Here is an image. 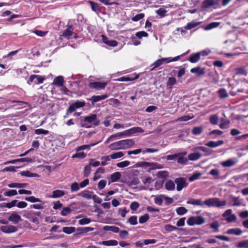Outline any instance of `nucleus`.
I'll return each instance as SVG.
<instances>
[{
	"mask_svg": "<svg viewBox=\"0 0 248 248\" xmlns=\"http://www.w3.org/2000/svg\"><path fill=\"white\" fill-rule=\"evenodd\" d=\"M135 144L133 139H126L115 142L111 144L109 147L112 150L126 149L131 148Z\"/></svg>",
	"mask_w": 248,
	"mask_h": 248,
	"instance_id": "obj_1",
	"label": "nucleus"
},
{
	"mask_svg": "<svg viewBox=\"0 0 248 248\" xmlns=\"http://www.w3.org/2000/svg\"><path fill=\"white\" fill-rule=\"evenodd\" d=\"M82 121L87 123L81 124V126L85 128H90L91 125L88 124L93 123V125L95 126H98L100 124V121L97 119V115L95 114H92L89 116H87L83 117Z\"/></svg>",
	"mask_w": 248,
	"mask_h": 248,
	"instance_id": "obj_2",
	"label": "nucleus"
},
{
	"mask_svg": "<svg viewBox=\"0 0 248 248\" xmlns=\"http://www.w3.org/2000/svg\"><path fill=\"white\" fill-rule=\"evenodd\" d=\"M137 167L144 168L146 169L147 167H150L147 171L150 172L151 170L155 169H160L163 168L161 164L155 162H148L145 161L139 162L136 164Z\"/></svg>",
	"mask_w": 248,
	"mask_h": 248,
	"instance_id": "obj_3",
	"label": "nucleus"
},
{
	"mask_svg": "<svg viewBox=\"0 0 248 248\" xmlns=\"http://www.w3.org/2000/svg\"><path fill=\"white\" fill-rule=\"evenodd\" d=\"M85 101L77 100L74 103H72L68 108L66 111L65 115L64 116L66 118V116L70 115L75 112L77 109L84 107L85 106Z\"/></svg>",
	"mask_w": 248,
	"mask_h": 248,
	"instance_id": "obj_4",
	"label": "nucleus"
},
{
	"mask_svg": "<svg viewBox=\"0 0 248 248\" xmlns=\"http://www.w3.org/2000/svg\"><path fill=\"white\" fill-rule=\"evenodd\" d=\"M107 85L106 82L95 81L90 82L88 86L90 89H95L97 90L104 89Z\"/></svg>",
	"mask_w": 248,
	"mask_h": 248,
	"instance_id": "obj_5",
	"label": "nucleus"
},
{
	"mask_svg": "<svg viewBox=\"0 0 248 248\" xmlns=\"http://www.w3.org/2000/svg\"><path fill=\"white\" fill-rule=\"evenodd\" d=\"M174 182L176 184V189L178 191H181L184 187H186L187 186L185 179L182 177L176 178Z\"/></svg>",
	"mask_w": 248,
	"mask_h": 248,
	"instance_id": "obj_6",
	"label": "nucleus"
},
{
	"mask_svg": "<svg viewBox=\"0 0 248 248\" xmlns=\"http://www.w3.org/2000/svg\"><path fill=\"white\" fill-rule=\"evenodd\" d=\"M187 224L189 226H193L194 225L202 224V216L191 217L186 221Z\"/></svg>",
	"mask_w": 248,
	"mask_h": 248,
	"instance_id": "obj_7",
	"label": "nucleus"
},
{
	"mask_svg": "<svg viewBox=\"0 0 248 248\" xmlns=\"http://www.w3.org/2000/svg\"><path fill=\"white\" fill-rule=\"evenodd\" d=\"M143 129L140 127H133L126 130L124 131V136H129L137 133H142Z\"/></svg>",
	"mask_w": 248,
	"mask_h": 248,
	"instance_id": "obj_8",
	"label": "nucleus"
},
{
	"mask_svg": "<svg viewBox=\"0 0 248 248\" xmlns=\"http://www.w3.org/2000/svg\"><path fill=\"white\" fill-rule=\"evenodd\" d=\"M139 75L138 74H134L125 76L121 77L117 79V81H133L135 79L138 78Z\"/></svg>",
	"mask_w": 248,
	"mask_h": 248,
	"instance_id": "obj_9",
	"label": "nucleus"
},
{
	"mask_svg": "<svg viewBox=\"0 0 248 248\" xmlns=\"http://www.w3.org/2000/svg\"><path fill=\"white\" fill-rule=\"evenodd\" d=\"M166 60H167V59H166V58H161L156 60L151 65L150 71H154L156 68L160 66L163 64L166 63Z\"/></svg>",
	"mask_w": 248,
	"mask_h": 248,
	"instance_id": "obj_10",
	"label": "nucleus"
},
{
	"mask_svg": "<svg viewBox=\"0 0 248 248\" xmlns=\"http://www.w3.org/2000/svg\"><path fill=\"white\" fill-rule=\"evenodd\" d=\"M0 230L4 233H10L16 232L17 229L14 226L9 225L1 226Z\"/></svg>",
	"mask_w": 248,
	"mask_h": 248,
	"instance_id": "obj_11",
	"label": "nucleus"
},
{
	"mask_svg": "<svg viewBox=\"0 0 248 248\" xmlns=\"http://www.w3.org/2000/svg\"><path fill=\"white\" fill-rule=\"evenodd\" d=\"M8 220L9 221L16 224L21 220V217L20 216L18 215L16 213L14 212L9 217Z\"/></svg>",
	"mask_w": 248,
	"mask_h": 248,
	"instance_id": "obj_12",
	"label": "nucleus"
},
{
	"mask_svg": "<svg viewBox=\"0 0 248 248\" xmlns=\"http://www.w3.org/2000/svg\"><path fill=\"white\" fill-rule=\"evenodd\" d=\"M88 3L90 4L92 10L97 14L101 12L100 5L99 3L91 0L88 1Z\"/></svg>",
	"mask_w": 248,
	"mask_h": 248,
	"instance_id": "obj_13",
	"label": "nucleus"
},
{
	"mask_svg": "<svg viewBox=\"0 0 248 248\" xmlns=\"http://www.w3.org/2000/svg\"><path fill=\"white\" fill-rule=\"evenodd\" d=\"M64 78L62 76L56 77L52 82V84L58 87H62L63 86Z\"/></svg>",
	"mask_w": 248,
	"mask_h": 248,
	"instance_id": "obj_14",
	"label": "nucleus"
},
{
	"mask_svg": "<svg viewBox=\"0 0 248 248\" xmlns=\"http://www.w3.org/2000/svg\"><path fill=\"white\" fill-rule=\"evenodd\" d=\"M218 0H204L202 2V7L209 8L218 4Z\"/></svg>",
	"mask_w": 248,
	"mask_h": 248,
	"instance_id": "obj_15",
	"label": "nucleus"
},
{
	"mask_svg": "<svg viewBox=\"0 0 248 248\" xmlns=\"http://www.w3.org/2000/svg\"><path fill=\"white\" fill-rule=\"evenodd\" d=\"M108 97L107 94H102L101 95H93L91 98L92 103L93 104L94 103L100 101L102 100L106 99Z\"/></svg>",
	"mask_w": 248,
	"mask_h": 248,
	"instance_id": "obj_16",
	"label": "nucleus"
},
{
	"mask_svg": "<svg viewBox=\"0 0 248 248\" xmlns=\"http://www.w3.org/2000/svg\"><path fill=\"white\" fill-rule=\"evenodd\" d=\"M93 230L94 228L91 227H78L77 228L78 234L86 233L88 232H91Z\"/></svg>",
	"mask_w": 248,
	"mask_h": 248,
	"instance_id": "obj_17",
	"label": "nucleus"
},
{
	"mask_svg": "<svg viewBox=\"0 0 248 248\" xmlns=\"http://www.w3.org/2000/svg\"><path fill=\"white\" fill-rule=\"evenodd\" d=\"M224 143L223 140H218L217 141H210L208 143L205 144V145L211 147V148H214L216 147L219 146Z\"/></svg>",
	"mask_w": 248,
	"mask_h": 248,
	"instance_id": "obj_18",
	"label": "nucleus"
},
{
	"mask_svg": "<svg viewBox=\"0 0 248 248\" xmlns=\"http://www.w3.org/2000/svg\"><path fill=\"white\" fill-rule=\"evenodd\" d=\"M98 244L106 246H116L118 245V242L115 240H109L107 241H103L99 242Z\"/></svg>",
	"mask_w": 248,
	"mask_h": 248,
	"instance_id": "obj_19",
	"label": "nucleus"
},
{
	"mask_svg": "<svg viewBox=\"0 0 248 248\" xmlns=\"http://www.w3.org/2000/svg\"><path fill=\"white\" fill-rule=\"evenodd\" d=\"M28 185V183H12L8 185V187L10 188H24Z\"/></svg>",
	"mask_w": 248,
	"mask_h": 248,
	"instance_id": "obj_20",
	"label": "nucleus"
},
{
	"mask_svg": "<svg viewBox=\"0 0 248 248\" xmlns=\"http://www.w3.org/2000/svg\"><path fill=\"white\" fill-rule=\"evenodd\" d=\"M93 192L89 191L88 190H85L78 194V196H82V197L87 199H91L93 198Z\"/></svg>",
	"mask_w": 248,
	"mask_h": 248,
	"instance_id": "obj_21",
	"label": "nucleus"
},
{
	"mask_svg": "<svg viewBox=\"0 0 248 248\" xmlns=\"http://www.w3.org/2000/svg\"><path fill=\"white\" fill-rule=\"evenodd\" d=\"M226 233L228 234H235L240 235L242 233V230L239 228L230 229L227 231Z\"/></svg>",
	"mask_w": 248,
	"mask_h": 248,
	"instance_id": "obj_22",
	"label": "nucleus"
},
{
	"mask_svg": "<svg viewBox=\"0 0 248 248\" xmlns=\"http://www.w3.org/2000/svg\"><path fill=\"white\" fill-rule=\"evenodd\" d=\"M201 57V52H198L195 54H193L189 59L188 60L191 63H195L198 62Z\"/></svg>",
	"mask_w": 248,
	"mask_h": 248,
	"instance_id": "obj_23",
	"label": "nucleus"
},
{
	"mask_svg": "<svg viewBox=\"0 0 248 248\" xmlns=\"http://www.w3.org/2000/svg\"><path fill=\"white\" fill-rule=\"evenodd\" d=\"M103 229L106 231H111L115 233L118 232L120 230L119 227L114 226H105Z\"/></svg>",
	"mask_w": 248,
	"mask_h": 248,
	"instance_id": "obj_24",
	"label": "nucleus"
},
{
	"mask_svg": "<svg viewBox=\"0 0 248 248\" xmlns=\"http://www.w3.org/2000/svg\"><path fill=\"white\" fill-rule=\"evenodd\" d=\"M121 177V174L119 171H116L110 175L111 182L113 183L118 181Z\"/></svg>",
	"mask_w": 248,
	"mask_h": 248,
	"instance_id": "obj_25",
	"label": "nucleus"
},
{
	"mask_svg": "<svg viewBox=\"0 0 248 248\" xmlns=\"http://www.w3.org/2000/svg\"><path fill=\"white\" fill-rule=\"evenodd\" d=\"M216 198H210L205 200L202 204H205L209 207H216Z\"/></svg>",
	"mask_w": 248,
	"mask_h": 248,
	"instance_id": "obj_26",
	"label": "nucleus"
},
{
	"mask_svg": "<svg viewBox=\"0 0 248 248\" xmlns=\"http://www.w3.org/2000/svg\"><path fill=\"white\" fill-rule=\"evenodd\" d=\"M67 29L63 32L62 36L64 37H69L72 35L73 28L72 25H68Z\"/></svg>",
	"mask_w": 248,
	"mask_h": 248,
	"instance_id": "obj_27",
	"label": "nucleus"
},
{
	"mask_svg": "<svg viewBox=\"0 0 248 248\" xmlns=\"http://www.w3.org/2000/svg\"><path fill=\"white\" fill-rule=\"evenodd\" d=\"M165 187L168 190H173L175 189V184L172 180H169L166 182Z\"/></svg>",
	"mask_w": 248,
	"mask_h": 248,
	"instance_id": "obj_28",
	"label": "nucleus"
},
{
	"mask_svg": "<svg viewBox=\"0 0 248 248\" xmlns=\"http://www.w3.org/2000/svg\"><path fill=\"white\" fill-rule=\"evenodd\" d=\"M219 25V22H212L204 27H202V28L205 30H210L213 28L217 27Z\"/></svg>",
	"mask_w": 248,
	"mask_h": 248,
	"instance_id": "obj_29",
	"label": "nucleus"
},
{
	"mask_svg": "<svg viewBox=\"0 0 248 248\" xmlns=\"http://www.w3.org/2000/svg\"><path fill=\"white\" fill-rule=\"evenodd\" d=\"M64 195V192L61 190H55L53 191L51 197L53 198H60Z\"/></svg>",
	"mask_w": 248,
	"mask_h": 248,
	"instance_id": "obj_30",
	"label": "nucleus"
},
{
	"mask_svg": "<svg viewBox=\"0 0 248 248\" xmlns=\"http://www.w3.org/2000/svg\"><path fill=\"white\" fill-rule=\"evenodd\" d=\"M186 203L191 204L194 205H202V200L190 199L186 202Z\"/></svg>",
	"mask_w": 248,
	"mask_h": 248,
	"instance_id": "obj_31",
	"label": "nucleus"
},
{
	"mask_svg": "<svg viewBox=\"0 0 248 248\" xmlns=\"http://www.w3.org/2000/svg\"><path fill=\"white\" fill-rule=\"evenodd\" d=\"M76 228L74 227H64L62 232L66 234H70L75 232Z\"/></svg>",
	"mask_w": 248,
	"mask_h": 248,
	"instance_id": "obj_32",
	"label": "nucleus"
},
{
	"mask_svg": "<svg viewBox=\"0 0 248 248\" xmlns=\"http://www.w3.org/2000/svg\"><path fill=\"white\" fill-rule=\"evenodd\" d=\"M221 165L224 167H230L235 164V162L232 159H228L221 163Z\"/></svg>",
	"mask_w": 248,
	"mask_h": 248,
	"instance_id": "obj_33",
	"label": "nucleus"
},
{
	"mask_svg": "<svg viewBox=\"0 0 248 248\" xmlns=\"http://www.w3.org/2000/svg\"><path fill=\"white\" fill-rule=\"evenodd\" d=\"M21 176L25 177H36L37 174L35 173H31L29 170L22 171L20 172Z\"/></svg>",
	"mask_w": 248,
	"mask_h": 248,
	"instance_id": "obj_34",
	"label": "nucleus"
},
{
	"mask_svg": "<svg viewBox=\"0 0 248 248\" xmlns=\"http://www.w3.org/2000/svg\"><path fill=\"white\" fill-rule=\"evenodd\" d=\"M236 246L238 248H248V240L239 242Z\"/></svg>",
	"mask_w": 248,
	"mask_h": 248,
	"instance_id": "obj_35",
	"label": "nucleus"
},
{
	"mask_svg": "<svg viewBox=\"0 0 248 248\" xmlns=\"http://www.w3.org/2000/svg\"><path fill=\"white\" fill-rule=\"evenodd\" d=\"M124 155V154L123 153V152H119L114 153L109 156H110V159L111 158L113 159H115L121 158L122 156H123Z\"/></svg>",
	"mask_w": 248,
	"mask_h": 248,
	"instance_id": "obj_36",
	"label": "nucleus"
},
{
	"mask_svg": "<svg viewBox=\"0 0 248 248\" xmlns=\"http://www.w3.org/2000/svg\"><path fill=\"white\" fill-rule=\"evenodd\" d=\"M176 213L180 216H182L187 212V210L184 207H179L176 210Z\"/></svg>",
	"mask_w": 248,
	"mask_h": 248,
	"instance_id": "obj_37",
	"label": "nucleus"
},
{
	"mask_svg": "<svg viewBox=\"0 0 248 248\" xmlns=\"http://www.w3.org/2000/svg\"><path fill=\"white\" fill-rule=\"evenodd\" d=\"M25 200L27 201L30 202L32 203L36 202H42V201L39 198H35L34 196L26 197L25 198Z\"/></svg>",
	"mask_w": 248,
	"mask_h": 248,
	"instance_id": "obj_38",
	"label": "nucleus"
},
{
	"mask_svg": "<svg viewBox=\"0 0 248 248\" xmlns=\"http://www.w3.org/2000/svg\"><path fill=\"white\" fill-rule=\"evenodd\" d=\"M17 194V192L15 189H10L4 193V195L7 197H12Z\"/></svg>",
	"mask_w": 248,
	"mask_h": 248,
	"instance_id": "obj_39",
	"label": "nucleus"
},
{
	"mask_svg": "<svg viewBox=\"0 0 248 248\" xmlns=\"http://www.w3.org/2000/svg\"><path fill=\"white\" fill-rule=\"evenodd\" d=\"M227 202L225 200L220 201L219 198H216V207L219 208L225 206Z\"/></svg>",
	"mask_w": 248,
	"mask_h": 248,
	"instance_id": "obj_40",
	"label": "nucleus"
},
{
	"mask_svg": "<svg viewBox=\"0 0 248 248\" xmlns=\"http://www.w3.org/2000/svg\"><path fill=\"white\" fill-rule=\"evenodd\" d=\"M72 212V209L69 207H64L62 208L61 212V215L62 216H66L70 214Z\"/></svg>",
	"mask_w": 248,
	"mask_h": 248,
	"instance_id": "obj_41",
	"label": "nucleus"
},
{
	"mask_svg": "<svg viewBox=\"0 0 248 248\" xmlns=\"http://www.w3.org/2000/svg\"><path fill=\"white\" fill-rule=\"evenodd\" d=\"M101 160H102V161L100 163V164L102 166H104L108 164L107 162L109 161L110 160V158L109 155L103 156L101 157Z\"/></svg>",
	"mask_w": 248,
	"mask_h": 248,
	"instance_id": "obj_42",
	"label": "nucleus"
},
{
	"mask_svg": "<svg viewBox=\"0 0 248 248\" xmlns=\"http://www.w3.org/2000/svg\"><path fill=\"white\" fill-rule=\"evenodd\" d=\"M164 229L165 231L168 232H170L178 230V228L170 224L166 225L164 226Z\"/></svg>",
	"mask_w": 248,
	"mask_h": 248,
	"instance_id": "obj_43",
	"label": "nucleus"
},
{
	"mask_svg": "<svg viewBox=\"0 0 248 248\" xmlns=\"http://www.w3.org/2000/svg\"><path fill=\"white\" fill-rule=\"evenodd\" d=\"M218 93L221 99L227 98L228 96V94L224 89H219Z\"/></svg>",
	"mask_w": 248,
	"mask_h": 248,
	"instance_id": "obj_44",
	"label": "nucleus"
},
{
	"mask_svg": "<svg viewBox=\"0 0 248 248\" xmlns=\"http://www.w3.org/2000/svg\"><path fill=\"white\" fill-rule=\"evenodd\" d=\"M188 161V159L183 156L179 155L177 159V162L180 164H186Z\"/></svg>",
	"mask_w": 248,
	"mask_h": 248,
	"instance_id": "obj_45",
	"label": "nucleus"
},
{
	"mask_svg": "<svg viewBox=\"0 0 248 248\" xmlns=\"http://www.w3.org/2000/svg\"><path fill=\"white\" fill-rule=\"evenodd\" d=\"M149 219V216L148 214H146L144 215L141 216L139 218V223L140 224H143L145 223Z\"/></svg>",
	"mask_w": 248,
	"mask_h": 248,
	"instance_id": "obj_46",
	"label": "nucleus"
},
{
	"mask_svg": "<svg viewBox=\"0 0 248 248\" xmlns=\"http://www.w3.org/2000/svg\"><path fill=\"white\" fill-rule=\"evenodd\" d=\"M136 36L139 39H140L143 37H147L148 36V34L146 32L144 31H140L139 32H137L135 34Z\"/></svg>",
	"mask_w": 248,
	"mask_h": 248,
	"instance_id": "obj_47",
	"label": "nucleus"
},
{
	"mask_svg": "<svg viewBox=\"0 0 248 248\" xmlns=\"http://www.w3.org/2000/svg\"><path fill=\"white\" fill-rule=\"evenodd\" d=\"M91 171V167L90 164L86 165L84 168V176L87 177L89 176Z\"/></svg>",
	"mask_w": 248,
	"mask_h": 248,
	"instance_id": "obj_48",
	"label": "nucleus"
},
{
	"mask_svg": "<svg viewBox=\"0 0 248 248\" xmlns=\"http://www.w3.org/2000/svg\"><path fill=\"white\" fill-rule=\"evenodd\" d=\"M168 176V173L167 171L160 170L157 172V176L160 178H166Z\"/></svg>",
	"mask_w": 248,
	"mask_h": 248,
	"instance_id": "obj_49",
	"label": "nucleus"
},
{
	"mask_svg": "<svg viewBox=\"0 0 248 248\" xmlns=\"http://www.w3.org/2000/svg\"><path fill=\"white\" fill-rule=\"evenodd\" d=\"M86 156V154L83 152L80 153H76L72 156V158H84Z\"/></svg>",
	"mask_w": 248,
	"mask_h": 248,
	"instance_id": "obj_50",
	"label": "nucleus"
},
{
	"mask_svg": "<svg viewBox=\"0 0 248 248\" xmlns=\"http://www.w3.org/2000/svg\"><path fill=\"white\" fill-rule=\"evenodd\" d=\"M34 133L37 135L44 134L47 135L49 134V131L42 128L37 129L34 130Z\"/></svg>",
	"mask_w": 248,
	"mask_h": 248,
	"instance_id": "obj_51",
	"label": "nucleus"
},
{
	"mask_svg": "<svg viewBox=\"0 0 248 248\" xmlns=\"http://www.w3.org/2000/svg\"><path fill=\"white\" fill-rule=\"evenodd\" d=\"M208 174L212 175L213 176H215L216 178L218 179L219 178V171L217 169H214L211 170Z\"/></svg>",
	"mask_w": 248,
	"mask_h": 248,
	"instance_id": "obj_52",
	"label": "nucleus"
},
{
	"mask_svg": "<svg viewBox=\"0 0 248 248\" xmlns=\"http://www.w3.org/2000/svg\"><path fill=\"white\" fill-rule=\"evenodd\" d=\"M144 14L140 13L136 15L135 16H133L131 19L133 21L137 22L139 21L140 20L142 19L144 17Z\"/></svg>",
	"mask_w": 248,
	"mask_h": 248,
	"instance_id": "obj_53",
	"label": "nucleus"
},
{
	"mask_svg": "<svg viewBox=\"0 0 248 248\" xmlns=\"http://www.w3.org/2000/svg\"><path fill=\"white\" fill-rule=\"evenodd\" d=\"M128 222H129L131 225H135L137 224V217L136 216H131L128 219Z\"/></svg>",
	"mask_w": 248,
	"mask_h": 248,
	"instance_id": "obj_54",
	"label": "nucleus"
},
{
	"mask_svg": "<svg viewBox=\"0 0 248 248\" xmlns=\"http://www.w3.org/2000/svg\"><path fill=\"white\" fill-rule=\"evenodd\" d=\"M130 161L125 160L124 161H122V162L118 163L116 165L118 167L122 168H124V167H127L128 166H129L130 165Z\"/></svg>",
	"mask_w": 248,
	"mask_h": 248,
	"instance_id": "obj_55",
	"label": "nucleus"
},
{
	"mask_svg": "<svg viewBox=\"0 0 248 248\" xmlns=\"http://www.w3.org/2000/svg\"><path fill=\"white\" fill-rule=\"evenodd\" d=\"M176 80L174 77H170L167 82L166 85L167 87L171 86L176 83Z\"/></svg>",
	"mask_w": 248,
	"mask_h": 248,
	"instance_id": "obj_56",
	"label": "nucleus"
},
{
	"mask_svg": "<svg viewBox=\"0 0 248 248\" xmlns=\"http://www.w3.org/2000/svg\"><path fill=\"white\" fill-rule=\"evenodd\" d=\"M91 220L89 218H83L78 220V224L81 225H86L90 223Z\"/></svg>",
	"mask_w": 248,
	"mask_h": 248,
	"instance_id": "obj_57",
	"label": "nucleus"
},
{
	"mask_svg": "<svg viewBox=\"0 0 248 248\" xmlns=\"http://www.w3.org/2000/svg\"><path fill=\"white\" fill-rule=\"evenodd\" d=\"M200 157L198 154L197 153H191L188 155V160H196L198 159Z\"/></svg>",
	"mask_w": 248,
	"mask_h": 248,
	"instance_id": "obj_58",
	"label": "nucleus"
},
{
	"mask_svg": "<svg viewBox=\"0 0 248 248\" xmlns=\"http://www.w3.org/2000/svg\"><path fill=\"white\" fill-rule=\"evenodd\" d=\"M80 186L77 182H74L71 186V190L72 192L77 191L79 189Z\"/></svg>",
	"mask_w": 248,
	"mask_h": 248,
	"instance_id": "obj_59",
	"label": "nucleus"
},
{
	"mask_svg": "<svg viewBox=\"0 0 248 248\" xmlns=\"http://www.w3.org/2000/svg\"><path fill=\"white\" fill-rule=\"evenodd\" d=\"M140 183V180L137 177L133 178L129 182V186H135Z\"/></svg>",
	"mask_w": 248,
	"mask_h": 248,
	"instance_id": "obj_60",
	"label": "nucleus"
},
{
	"mask_svg": "<svg viewBox=\"0 0 248 248\" xmlns=\"http://www.w3.org/2000/svg\"><path fill=\"white\" fill-rule=\"evenodd\" d=\"M140 204L137 202H133L130 205V208L132 211H136L139 207Z\"/></svg>",
	"mask_w": 248,
	"mask_h": 248,
	"instance_id": "obj_61",
	"label": "nucleus"
},
{
	"mask_svg": "<svg viewBox=\"0 0 248 248\" xmlns=\"http://www.w3.org/2000/svg\"><path fill=\"white\" fill-rule=\"evenodd\" d=\"M218 118L216 115H212L210 118V123L213 124H217L218 123Z\"/></svg>",
	"mask_w": 248,
	"mask_h": 248,
	"instance_id": "obj_62",
	"label": "nucleus"
},
{
	"mask_svg": "<svg viewBox=\"0 0 248 248\" xmlns=\"http://www.w3.org/2000/svg\"><path fill=\"white\" fill-rule=\"evenodd\" d=\"M219 226L220 225L217 221H214L210 225V227L214 229L215 232H217L218 231V228Z\"/></svg>",
	"mask_w": 248,
	"mask_h": 248,
	"instance_id": "obj_63",
	"label": "nucleus"
},
{
	"mask_svg": "<svg viewBox=\"0 0 248 248\" xmlns=\"http://www.w3.org/2000/svg\"><path fill=\"white\" fill-rule=\"evenodd\" d=\"M166 12L167 11L166 10V9L162 8H159L156 11V14L161 17L164 16Z\"/></svg>",
	"mask_w": 248,
	"mask_h": 248,
	"instance_id": "obj_64",
	"label": "nucleus"
}]
</instances>
